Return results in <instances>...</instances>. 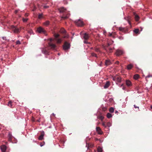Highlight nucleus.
<instances>
[{
	"instance_id": "obj_38",
	"label": "nucleus",
	"mask_w": 152,
	"mask_h": 152,
	"mask_svg": "<svg viewBox=\"0 0 152 152\" xmlns=\"http://www.w3.org/2000/svg\"><path fill=\"white\" fill-rule=\"evenodd\" d=\"M16 44L17 45H20V44L21 43L20 41L18 40L16 42Z\"/></svg>"
},
{
	"instance_id": "obj_24",
	"label": "nucleus",
	"mask_w": 152,
	"mask_h": 152,
	"mask_svg": "<svg viewBox=\"0 0 152 152\" xmlns=\"http://www.w3.org/2000/svg\"><path fill=\"white\" fill-rule=\"evenodd\" d=\"M60 32L62 34H64L66 33V31L64 28H61L60 30Z\"/></svg>"
},
{
	"instance_id": "obj_39",
	"label": "nucleus",
	"mask_w": 152,
	"mask_h": 152,
	"mask_svg": "<svg viewBox=\"0 0 152 152\" xmlns=\"http://www.w3.org/2000/svg\"><path fill=\"white\" fill-rule=\"evenodd\" d=\"M120 87H122V88L124 90H125V87L124 86L123 84L121 85Z\"/></svg>"
},
{
	"instance_id": "obj_27",
	"label": "nucleus",
	"mask_w": 152,
	"mask_h": 152,
	"mask_svg": "<svg viewBox=\"0 0 152 152\" xmlns=\"http://www.w3.org/2000/svg\"><path fill=\"white\" fill-rule=\"evenodd\" d=\"M8 105L10 107H12V102L11 101H10L9 102L8 104Z\"/></svg>"
},
{
	"instance_id": "obj_42",
	"label": "nucleus",
	"mask_w": 152,
	"mask_h": 152,
	"mask_svg": "<svg viewBox=\"0 0 152 152\" xmlns=\"http://www.w3.org/2000/svg\"><path fill=\"white\" fill-rule=\"evenodd\" d=\"M28 32L30 34H31L32 33H33L32 31L31 30L29 31H28Z\"/></svg>"
},
{
	"instance_id": "obj_52",
	"label": "nucleus",
	"mask_w": 152,
	"mask_h": 152,
	"mask_svg": "<svg viewBox=\"0 0 152 152\" xmlns=\"http://www.w3.org/2000/svg\"><path fill=\"white\" fill-rule=\"evenodd\" d=\"M41 146H42L43 145H42V143H41L40 145Z\"/></svg>"
},
{
	"instance_id": "obj_20",
	"label": "nucleus",
	"mask_w": 152,
	"mask_h": 152,
	"mask_svg": "<svg viewBox=\"0 0 152 152\" xmlns=\"http://www.w3.org/2000/svg\"><path fill=\"white\" fill-rule=\"evenodd\" d=\"M44 134V132H43L42 133L41 135L39 137V140H41L43 139Z\"/></svg>"
},
{
	"instance_id": "obj_1",
	"label": "nucleus",
	"mask_w": 152,
	"mask_h": 152,
	"mask_svg": "<svg viewBox=\"0 0 152 152\" xmlns=\"http://www.w3.org/2000/svg\"><path fill=\"white\" fill-rule=\"evenodd\" d=\"M53 35L55 37L54 39H53L52 38H50V42L48 43V44L49 47L51 49L53 50H55L56 46L52 42L54 40L56 41L57 43L60 44L61 42V40L60 39L58 38V37H59V34L54 33Z\"/></svg>"
},
{
	"instance_id": "obj_25",
	"label": "nucleus",
	"mask_w": 152,
	"mask_h": 152,
	"mask_svg": "<svg viewBox=\"0 0 152 152\" xmlns=\"http://www.w3.org/2000/svg\"><path fill=\"white\" fill-rule=\"evenodd\" d=\"M139 77V75L138 74H136L134 75V78L135 80L137 79Z\"/></svg>"
},
{
	"instance_id": "obj_10",
	"label": "nucleus",
	"mask_w": 152,
	"mask_h": 152,
	"mask_svg": "<svg viewBox=\"0 0 152 152\" xmlns=\"http://www.w3.org/2000/svg\"><path fill=\"white\" fill-rule=\"evenodd\" d=\"M42 52L45 55H49V52L47 50L46 48L42 49Z\"/></svg>"
},
{
	"instance_id": "obj_43",
	"label": "nucleus",
	"mask_w": 152,
	"mask_h": 152,
	"mask_svg": "<svg viewBox=\"0 0 152 152\" xmlns=\"http://www.w3.org/2000/svg\"><path fill=\"white\" fill-rule=\"evenodd\" d=\"M48 7H49L48 6H45L44 7V8H45V9L47 8H48Z\"/></svg>"
},
{
	"instance_id": "obj_32",
	"label": "nucleus",
	"mask_w": 152,
	"mask_h": 152,
	"mask_svg": "<svg viewBox=\"0 0 152 152\" xmlns=\"http://www.w3.org/2000/svg\"><path fill=\"white\" fill-rule=\"evenodd\" d=\"M98 118L102 121L104 118V117L102 115H100L98 117Z\"/></svg>"
},
{
	"instance_id": "obj_35",
	"label": "nucleus",
	"mask_w": 152,
	"mask_h": 152,
	"mask_svg": "<svg viewBox=\"0 0 152 152\" xmlns=\"http://www.w3.org/2000/svg\"><path fill=\"white\" fill-rule=\"evenodd\" d=\"M43 17V14H39L38 15V18L39 19H41Z\"/></svg>"
},
{
	"instance_id": "obj_44",
	"label": "nucleus",
	"mask_w": 152,
	"mask_h": 152,
	"mask_svg": "<svg viewBox=\"0 0 152 152\" xmlns=\"http://www.w3.org/2000/svg\"><path fill=\"white\" fill-rule=\"evenodd\" d=\"M115 63L116 64H118L119 63V62L118 61H116Z\"/></svg>"
},
{
	"instance_id": "obj_49",
	"label": "nucleus",
	"mask_w": 152,
	"mask_h": 152,
	"mask_svg": "<svg viewBox=\"0 0 152 152\" xmlns=\"http://www.w3.org/2000/svg\"><path fill=\"white\" fill-rule=\"evenodd\" d=\"M119 38L121 39H123V38L121 37H119Z\"/></svg>"
},
{
	"instance_id": "obj_6",
	"label": "nucleus",
	"mask_w": 152,
	"mask_h": 152,
	"mask_svg": "<svg viewBox=\"0 0 152 152\" xmlns=\"http://www.w3.org/2000/svg\"><path fill=\"white\" fill-rule=\"evenodd\" d=\"M37 31L41 34H43L45 35H46V31L41 27H39L37 28Z\"/></svg>"
},
{
	"instance_id": "obj_54",
	"label": "nucleus",
	"mask_w": 152,
	"mask_h": 152,
	"mask_svg": "<svg viewBox=\"0 0 152 152\" xmlns=\"http://www.w3.org/2000/svg\"><path fill=\"white\" fill-rule=\"evenodd\" d=\"M95 140H99V139L97 138H96Z\"/></svg>"
},
{
	"instance_id": "obj_53",
	"label": "nucleus",
	"mask_w": 152,
	"mask_h": 152,
	"mask_svg": "<svg viewBox=\"0 0 152 152\" xmlns=\"http://www.w3.org/2000/svg\"><path fill=\"white\" fill-rule=\"evenodd\" d=\"M25 15L26 16H28V14H26Z\"/></svg>"
},
{
	"instance_id": "obj_50",
	"label": "nucleus",
	"mask_w": 152,
	"mask_h": 152,
	"mask_svg": "<svg viewBox=\"0 0 152 152\" xmlns=\"http://www.w3.org/2000/svg\"><path fill=\"white\" fill-rule=\"evenodd\" d=\"M37 122H40V119L37 120Z\"/></svg>"
},
{
	"instance_id": "obj_29",
	"label": "nucleus",
	"mask_w": 152,
	"mask_h": 152,
	"mask_svg": "<svg viewBox=\"0 0 152 152\" xmlns=\"http://www.w3.org/2000/svg\"><path fill=\"white\" fill-rule=\"evenodd\" d=\"M109 110L110 112L113 113L114 111V109L113 107H111L110 108Z\"/></svg>"
},
{
	"instance_id": "obj_28",
	"label": "nucleus",
	"mask_w": 152,
	"mask_h": 152,
	"mask_svg": "<svg viewBox=\"0 0 152 152\" xmlns=\"http://www.w3.org/2000/svg\"><path fill=\"white\" fill-rule=\"evenodd\" d=\"M112 44H113V43H110V42H109L106 45L104 46H106L107 48H109V47L111 45H112Z\"/></svg>"
},
{
	"instance_id": "obj_37",
	"label": "nucleus",
	"mask_w": 152,
	"mask_h": 152,
	"mask_svg": "<svg viewBox=\"0 0 152 152\" xmlns=\"http://www.w3.org/2000/svg\"><path fill=\"white\" fill-rule=\"evenodd\" d=\"M102 125L104 127V128H106L107 127V126H106V124H105V122H103L102 124Z\"/></svg>"
},
{
	"instance_id": "obj_51",
	"label": "nucleus",
	"mask_w": 152,
	"mask_h": 152,
	"mask_svg": "<svg viewBox=\"0 0 152 152\" xmlns=\"http://www.w3.org/2000/svg\"><path fill=\"white\" fill-rule=\"evenodd\" d=\"M114 41H112L111 42H110V43H113H113Z\"/></svg>"
},
{
	"instance_id": "obj_26",
	"label": "nucleus",
	"mask_w": 152,
	"mask_h": 152,
	"mask_svg": "<svg viewBox=\"0 0 152 152\" xmlns=\"http://www.w3.org/2000/svg\"><path fill=\"white\" fill-rule=\"evenodd\" d=\"M118 29L119 30L122 31H124L125 30V28H123L122 27H119Z\"/></svg>"
},
{
	"instance_id": "obj_57",
	"label": "nucleus",
	"mask_w": 152,
	"mask_h": 152,
	"mask_svg": "<svg viewBox=\"0 0 152 152\" xmlns=\"http://www.w3.org/2000/svg\"><path fill=\"white\" fill-rule=\"evenodd\" d=\"M53 115L54 116H55V114H54V113H53Z\"/></svg>"
},
{
	"instance_id": "obj_41",
	"label": "nucleus",
	"mask_w": 152,
	"mask_h": 152,
	"mask_svg": "<svg viewBox=\"0 0 152 152\" xmlns=\"http://www.w3.org/2000/svg\"><path fill=\"white\" fill-rule=\"evenodd\" d=\"M84 42L85 43H86V44H88V43H89V44H90V43L88 42L87 41V40H85L84 41Z\"/></svg>"
},
{
	"instance_id": "obj_5",
	"label": "nucleus",
	"mask_w": 152,
	"mask_h": 152,
	"mask_svg": "<svg viewBox=\"0 0 152 152\" xmlns=\"http://www.w3.org/2000/svg\"><path fill=\"white\" fill-rule=\"evenodd\" d=\"M74 23L78 26L82 27L84 25L83 22L80 19L75 21Z\"/></svg>"
},
{
	"instance_id": "obj_31",
	"label": "nucleus",
	"mask_w": 152,
	"mask_h": 152,
	"mask_svg": "<svg viewBox=\"0 0 152 152\" xmlns=\"http://www.w3.org/2000/svg\"><path fill=\"white\" fill-rule=\"evenodd\" d=\"M97 151L98 152H102V149L100 147H99L97 148Z\"/></svg>"
},
{
	"instance_id": "obj_16",
	"label": "nucleus",
	"mask_w": 152,
	"mask_h": 152,
	"mask_svg": "<svg viewBox=\"0 0 152 152\" xmlns=\"http://www.w3.org/2000/svg\"><path fill=\"white\" fill-rule=\"evenodd\" d=\"M126 84L128 86H130L132 85V83L129 80H126Z\"/></svg>"
},
{
	"instance_id": "obj_11",
	"label": "nucleus",
	"mask_w": 152,
	"mask_h": 152,
	"mask_svg": "<svg viewBox=\"0 0 152 152\" xmlns=\"http://www.w3.org/2000/svg\"><path fill=\"white\" fill-rule=\"evenodd\" d=\"M133 14L135 16L134 18L135 21H138L140 18V17L137 14H136V13L135 12H134Z\"/></svg>"
},
{
	"instance_id": "obj_36",
	"label": "nucleus",
	"mask_w": 152,
	"mask_h": 152,
	"mask_svg": "<svg viewBox=\"0 0 152 152\" xmlns=\"http://www.w3.org/2000/svg\"><path fill=\"white\" fill-rule=\"evenodd\" d=\"M134 31L136 34H138L139 32V30L138 29H136L134 30Z\"/></svg>"
},
{
	"instance_id": "obj_4",
	"label": "nucleus",
	"mask_w": 152,
	"mask_h": 152,
	"mask_svg": "<svg viewBox=\"0 0 152 152\" xmlns=\"http://www.w3.org/2000/svg\"><path fill=\"white\" fill-rule=\"evenodd\" d=\"M112 78L113 80L115 82L120 83L121 81V78L118 75H115V76H112Z\"/></svg>"
},
{
	"instance_id": "obj_45",
	"label": "nucleus",
	"mask_w": 152,
	"mask_h": 152,
	"mask_svg": "<svg viewBox=\"0 0 152 152\" xmlns=\"http://www.w3.org/2000/svg\"><path fill=\"white\" fill-rule=\"evenodd\" d=\"M152 77V75H148L146 76V77Z\"/></svg>"
},
{
	"instance_id": "obj_19",
	"label": "nucleus",
	"mask_w": 152,
	"mask_h": 152,
	"mask_svg": "<svg viewBox=\"0 0 152 152\" xmlns=\"http://www.w3.org/2000/svg\"><path fill=\"white\" fill-rule=\"evenodd\" d=\"M84 38L86 40H87L89 38V36L87 33H85L83 36Z\"/></svg>"
},
{
	"instance_id": "obj_33",
	"label": "nucleus",
	"mask_w": 152,
	"mask_h": 152,
	"mask_svg": "<svg viewBox=\"0 0 152 152\" xmlns=\"http://www.w3.org/2000/svg\"><path fill=\"white\" fill-rule=\"evenodd\" d=\"M106 125L107 126V127H110L111 126V124L110 122H108L107 123Z\"/></svg>"
},
{
	"instance_id": "obj_18",
	"label": "nucleus",
	"mask_w": 152,
	"mask_h": 152,
	"mask_svg": "<svg viewBox=\"0 0 152 152\" xmlns=\"http://www.w3.org/2000/svg\"><path fill=\"white\" fill-rule=\"evenodd\" d=\"M110 85V82L109 81H107L104 86V87L105 88H107Z\"/></svg>"
},
{
	"instance_id": "obj_15",
	"label": "nucleus",
	"mask_w": 152,
	"mask_h": 152,
	"mask_svg": "<svg viewBox=\"0 0 152 152\" xmlns=\"http://www.w3.org/2000/svg\"><path fill=\"white\" fill-rule=\"evenodd\" d=\"M133 67V66L132 64H130L127 66V69L128 70H130Z\"/></svg>"
},
{
	"instance_id": "obj_34",
	"label": "nucleus",
	"mask_w": 152,
	"mask_h": 152,
	"mask_svg": "<svg viewBox=\"0 0 152 152\" xmlns=\"http://www.w3.org/2000/svg\"><path fill=\"white\" fill-rule=\"evenodd\" d=\"M91 55L93 56H94L96 58H97V55L96 53H91Z\"/></svg>"
},
{
	"instance_id": "obj_40",
	"label": "nucleus",
	"mask_w": 152,
	"mask_h": 152,
	"mask_svg": "<svg viewBox=\"0 0 152 152\" xmlns=\"http://www.w3.org/2000/svg\"><path fill=\"white\" fill-rule=\"evenodd\" d=\"M23 22H26L28 20V19L23 18Z\"/></svg>"
},
{
	"instance_id": "obj_17",
	"label": "nucleus",
	"mask_w": 152,
	"mask_h": 152,
	"mask_svg": "<svg viewBox=\"0 0 152 152\" xmlns=\"http://www.w3.org/2000/svg\"><path fill=\"white\" fill-rule=\"evenodd\" d=\"M96 52H99L100 53H102V51L100 50L99 48L96 47L94 49Z\"/></svg>"
},
{
	"instance_id": "obj_60",
	"label": "nucleus",
	"mask_w": 152,
	"mask_h": 152,
	"mask_svg": "<svg viewBox=\"0 0 152 152\" xmlns=\"http://www.w3.org/2000/svg\"><path fill=\"white\" fill-rule=\"evenodd\" d=\"M34 10H33V11H34Z\"/></svg>"
},
{
	"instance_id": "obj_55",
	"label": "nucleus",
	"mask_w": 152,
	"mask_h": 152,
	"mask_svg": "<svg viewBox=\"0 0 152 152\" xmlns=\"http://www.w3.org/2000/svg\"><path fill=\"white\" fill-rule=\"evenodd\" d=\"M117 112H118V111H115V113H117Z\"/></svg>"
},
{
	"instance_id": "obj_56",
	"label": "nucleus",
	"mask_w": 152,
	"mask_h": 152,
	"mask_svg": "<svg viewBox=\"0 0 152 152\" xmlns=\"http://www.w3.org/2000/svg\"><path fill=\"white\" fill-rule=\"evenodd\" d=\"M151 109H152V105H151Z\"/></svg>"
},
{
	"instance_id": "obj_12",
	"label": "nucleus",
	"mask_w": 152,
	"mask_h": 152,
	"mask_svg": "<svg viewBox=\"0 0 152 152\" xmlns=\"http://www.w3.org/2000/svg\"><path fill=\"white\" fill-rule=\"evenodd\" d=\"M13 30L14 31V32L15 33H19L20 31V29H19L18 28L16 27H14V28H13Z\"/></svg>"
},
{
	"instance_id": "obj_46",
	"label": "nucleus",
	"mask_w": 152,
	"mask_h": 152,
	"mask_svg": "<svg viewBox=\"0 0 152 152\" xmlns=\"http://www.w3.org/2000/svg\"><path fill=\"white\" fill-rule=\"evenodd\" d=\"M2 38L4 40H6V37H2Z\"/></svg>"
},
{
	"instance_id": "obj_21",
	"label": "nucleus",
	"mask_w": 152,
	"mask_h": 152,
	"mask_svg": "<svg viewBox=\"0 0 152 152\" xmlns=\"http://www.w3.org/2000/svg\"><path fill=\"white\" fill-rule=\"evenodd\" d=\"M50 22L48 21H47L43 23V25L45 26H48Z\"/></svg>"
},
{
	"instance_id": "obj_14",
	"label": "nucleus",
	"mask_w": 152,
	"mask_h": 152,
	"mask_svg": "<svg viewBox=\"0 0 152 152\" xmlns=\"http://www.w3.org/2000/svg\"><path fill=\"white\" fill-rule=\"evenodd\" d=\"M1 148L3 152H5L6 149V146L5 145H2L1 146Z\"/></svg>"
},
{
	"instance_id": "obj_3",
	"label": "nucleus",
	"mask_w": 152,
	"mask_h": 152,
	"mask_svg": "<svg viewBox=\"0 0 152 152\" xmlns=\"http://www.w3.org/2000/svg\"><path fill=\"white\" fill-rule=\"evenodd\" d=\"M70 44L67 42H65L63 45V49L64 50H66L69 49L70 48Z\"/></svg>"
},
{
	"instance_id": "obj_48",
	"label": "nucleus",
	"mask_w": 152,
	"mask_h": 152,
	"mask_svg": "<svg viewBox=\"0 0 152 152\" xmlns=\"http://www.w3.org/2000/svg\"><path fill=\"white\" fill-rule=\"evenodd\" d=\"M134 107L136 108H139V107H138L137 106H136L135 105H134Z\"/></svg>"
},
{
	"instance_id": "obj_2",
	"label": "nucleus",
	"mask_w": 152,
	"mask_h": 152,
	"mask_svg": "<svg viewBox=\"0 0 152 152\" xmlns=\"http://www.w3.org/2000/svg\"><path fill=\"white\" fill-rule=\"evenodd\" d=\"M58 10L60 13H63V14L61 18L63 19H66L68 18L70 14L69 12H66V9L64 7L58 9Z\"/></svg>"
},
{
	"instance_id": "obj_59",
	"label": "nucleus",
	"mask_w": 152,
	"mask_h": 152,
	"mask_svg": "<svg viewBox=\"0 0 152 152\" xmlns=\"http://www.w3.org/2000/svg\"><path fill=\"white\" fill-rule=\"evenodd\" d=\"M110 36H112V34H110Z\"/></svg>"
},
{
	"instance_id": "obj_47",
	"label": "nucleus",
	"mask_w": 152,
	"mask_h": 152,
	"mask_svg": "<svg viewBox=\"0 0 152 152\" xmlns=\"http://www.w3.org/2000/svg\"><path fill=\"white\" fill-rule=\"evenodd\" d=\"M127 21H128V22L129 23L130 25L131 24V22L129 20H127Z\"/></svg>"
},
{
	"instance_id": "obj_8",
	"label": "nucleus",
	"mask_w": 152,
	"mask_h": 152,
	"mask_svg": "<svg viewBox=\"0 0 152 152\" xmlns=\"http://www.w3.org/2000/svg\"><path fill=\"white\" fill-rule=\"evenodd\" d=\"M124 53L123 51L121 50L118 49L116 50L115 54L117 56H119Z\"/></svg>"
},
{
	"instance_id": "obj_9",
	"label": "nucleus",
	"mask_w": 152,
	"mask_h": 152,
	"mask_svg": "<svg viewBox=\"0 0 152 152\" xmlns=\"http://www.w3.org/2000/svg\"><path fill=\"white\" fill-rule=\"evenodd\" d=\"M96 131L99 134H103V132L102 131L101 128L99 127H97L96 128Z\"/></svg>"
},
{
	"instance_id": "obj_58",
	"label": "nucleus",
	"mask_w": 152,
	"mask_h": 152,
	"mask_svg": "<svg viewBox=\"0 0 152 152\" xmlns=\"http://www.w3.org/2000/svg\"><path fill=\"white\" fill-rule=\"evenodd\" d=\"M32 121H34H34H34V119H33V120H32Z\"/></svg>"
},
{
	"instance_id": "obj_22",
	"label": "nucleus",
	"mask_w": 152,
	"mask_h": 152,
	"mask_svg": "<svg viewBox=\"0 0 152 152\" xmlns=\"http://www.w3.org/2000/svg\"><path fill=\"white\" fill-rule=\"evenodd\" d=\"M86 146L87 147L88 149H89V148H92L93 147V145L92 144L86 143Z\"/></svg>"
},
{
	"instance_id": "obj_13",
	"label": "nucleus",
	"mask_w": 152,
	"mask_h": 152,
	"mask_svg": "<svg viewBox=\"0 0 152 152\" xmlns=\"http://www.w3.org/2000/svg\"><path fill=\"white\" fill-rule=\"evenodd\" d=\"M105 65L107 66L111 64V62L109 60H106L105 61Z\"/></svg>"
},
{
	"instance_id": "obj_30",
	"label": "nucleus",
	"mask_w": 152,
	"mask_h": 152,
	"mask_svg": "<svg viewBox=\"0 0 152 152\" xmlns=\"http://www.w3.org/2000/svg\"><path fill=\"white\" fill-rule=\"evenodd\" d=\"M107 118H110L112 117V115L111 114L108 113L107 114Z\"/></svg>"
},
{
	"instance_id": "obj_7",
	"label": "nucleus",
	"mask_w": 152,
	"mask_h": 152,
	"mask_svg": "<svg viewBox=\"0 0 152 152\" xmlns=\"http://www.w3.org/2000/svg\"><path fill=\"white\" fill-rule=\"evenodd\" d=\"M102 48L107 53H111L113 52V48H107L106 47L104 46V45H102Z\"/></svg>"
},
{
	"instance_id": "obj_23",
	"label": "nucleus",
	"mask_w": 152,
	"mask_h": 152,
	"mask_svg": "<svg viewBox=\"0 0 152 152\" xmlns=\"http://www.w3.org/2000/svg\"><path fill=\"white\" fill-rule=\"evenodd\" d=\"M8 137H9V141H11L12 137V136L11 134L9 133L8 134Z\"/></svg>"
}]
</instances>
